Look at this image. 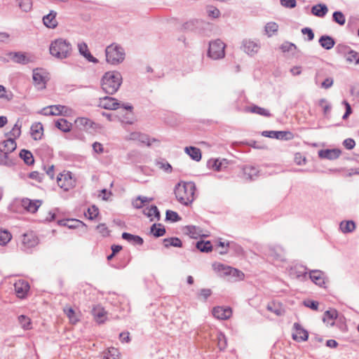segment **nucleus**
I'll use <instances>...</instances> for the list:
<instances>
[{"instance_id": "obj_1", "label": "nucleus", "mask_w": 359, "mask_h": 359, "mask_svg": "<svg viewBox=\"0 0 359 359\" xmlns=\"http://www.w3.org/2000/svg\"><path fill=\"white\" fill-rule=\"evenodd\" d=\"M133 109V104L123 102H122L118 109L117 117L122 128L126 132L124 138L128 140H133L135 138L133 133L135 129V113Z\"/></svg>"}, {"instance_id": "obj_2", "label": "nucleus", "mask_w": 359, "mask_h": 359, "mask_svg": "<svg viewBox=\"0 0 359 359\" xmlns=\"http://www.w3.org/2000/svg\"><path fill=\"white\" fill-rule=\"evenodd\" d=\"M196 186L194 182H180L175 188V197L178 202L184 205H189L194 200Z\"/></svg>"}, {"instance_id": "obj_3", "label": "nucleus", "mask_w": 359, "mask_h": 359, "mask_svg": "<svg viewBox=\"0 0 359 359\" xmlns=\"http://www.w3.org/2000/svg\"><path fill=\"white\" fill-rule=\"evenodd\" d=\"M121 83V74L116 71H110L103 75L101 80V87L106 93L112 95L118 90Z\"/></svg>"}, {"instance_id": "obj_4", "label": "nucleus", "mask_w": 359, "mask_h": 359, "mask_svg": "<svg viewBox=\"0 0 359 359\" xmlns=\"http://www.w3.org/2000/svg\"><path fill=\"white\" fill-rule=\"evenodd\" d=\"M71 43L63 39H57L52 41L49 47L51 55L57 59H65L68 57L72 52Z\"/></svg>"}, {"instance_id": "obj_5", "label": "nucleus", "mask_w": 359, "mask_h": 359, "mask_svg": "<svg viewBox=\"0 0 359 359\" xmlns=\"http://www.w3.org/2000/svg\"><path fill=\"white\" fill-rule=\"evenodd\" d=\"M105 56L107 63L117 65L124 60L126 53L122 46L114 43L106 47Z\"/></svg>"}, {"instance_id": "obj_6", "label": "nucleus", "mask_w": 359, "mask_h": 359, "mask_svg": "<svg viewBox=\"0 0 359 359\" xmlns=\"http://www.w3.org/2000/svg\"><path fill=\"white\" fill-rule=\"evenodd\" d=\"M225 43L220 39H216L209 43L208 56L212 60L222 59L225 56Z\"/></svg>"}, {"instance_id": "obj_7", "label": "nucleus", "mask_w": 359, "mask_h": 359, "mask_svg": "<svg viewBox=\"0 0 359 359\" xmlns=\"http://www.w3.org/2000/svg\"><path fill=\"white\" fill-rule=\"evenodd\" d=\"M57 182L58 186L64 191H69L74 188L76 184V180L73 178L72 173L66 171L58 175Z\"/></svg>"}, {"instance_id": "obj_8", "label": "nucleus", "mask_w": 359, "mask_h": 359, "mask_svg": "<svg viewBox=\"0 0 359 359\" xmlns=\"http://www.w3.org/2000/svg\"><path fill=\"white\" fill-rule=\"evenodd\" d=\"M212 268L215 271L219 272L220 275L232 276L233 277H237L239 279H243L244 277V273L243 272L220 263H214L212 264Z\"/></svg>"}, {"instance_id": "obj_9", "label": "nucleus", "mask_w": 359, "mask_h": 359, "mask_svg": "<svg viewBox=\"0 0 359 359\" xmlns=\"http://www.w3.org/2000/svg\"><path fill=\"white\" fill-rule=\"evenodd\" d=\"M48 79V73L45 69L36 68L33 70V80L34 84L37 86L39 88H45V84Z\"/></svg>"}, {"instance_id": "obj_10", "label": "nucleus", "mask_w": 359, "mask_h": 359, "mask_svg": "<svg viewBox=\"0 0 359 359\" xmlns=\"http://www.w3.org/2000/svg\"><path fill=\"white\" fill-rule=\"evenodd\" d=\"M76 126L86 131L95 130L98 128V124L86 117H79L74 121Z\"/></svg>"}, {"instance_id": "obj_11", "label": "nucleus", "mask_w": 359, "mask_h": 359, "mask_svg": "<svg viewBox=\"0 0 359 359\" xmlns=\"http://www.w3.org/2000/svg\"><path fill=\"white\" fill-rule=\"evenodd\" d=\"M121 103L122 102H118L114 97L106 96L100 99L98 106L105 109L116 110Z\"/></svg>"}, {"instance_id": "obj_12", "label": "nucleus", "mask_w": 359, "mask_h": 359, "mask_svg": "<svg viewBox=\"0 0 359 359\" xmlns=\"http://www.w3.org/2000/svg\"><path fill=\"white\" fill-rule=\"evenodd\" d=\"M14 288L17 297L23 299L27 296L29 290V285L24 280H18L15 283Z\"/></svg>"}, {"instance_id": "obj_13", "label": "nucleus", "mask_w": 359, "mask_h": 359, "mask_svg": "<svg viewBox=\"0 0 359 359\" xmlns=\"http://www.w3.org/2000/svg\"><path fill=\"white\" fill-rule=\"evenodd\" d=\"M21 242L25 248H31L38 244L39 239L34 232L29 231L22 236Z\"/></svg>"}, {"instance_id": "obj_14", "label": "nucleus", "mask_w": 359, "mask_h": 359, "mask_svg": "<svg viewBox=\"0 0 359 359\" xmlns=\"http://www.w3.org/2000/svg\"><path fill=\"white\" fill-rule=\"evenodd\" d=\"M292 339L297 341H304L308 339L309 334L302 326L295 323L293 325Z\"/></svg>"}, {"instance_id": "obj_15", "label": "nucleus", "mask_w": 359, "mask_h": 359, "mask_svg": "<svg viewBox=\"0 0 359 359\" xmlns=\"http://www.w3.org/2000/svg\"><path fill=\"white\" fill-rule=\"evenodd\" d=\"M136 141L142 146L151 147L154 144L159 145L160 141L156 138H151L148 135L136 133Z\"/></svg>"}, {"instance_id": "obj_16", "label": "nucleus", "mask_w": 359, "mask_h": 359, "mask_svg": "<svg viewBox=\"0 0 359 359\" xmlns=\"http://www.w3.org/2000/svg\"><path fill=\"white\" fill-rule=\"evenodd\" d=\"M212 315L219 320H227L232 315L230 307L216 306L212 309Z\"/></svg>"}, {"instance_id": "obj_17", "label": "nucleus", "mask_w": 359, "mask_h": 359, "mask_svg": "<svg viewBox=\"0 0 359 359\" xmlns=\"http://www.w3.org/2000/svg\"><path fill=\"white\" fill-rule=\"evenodd\" d=\"M51 109L52 112H50V114H52L53 116H72L74 115V110L65 105H51Z\"/></svg>"}, {"instance_id": "obj_18", "label": "nucleus", "mask_w": 359, "mask_h": 359, "mask_svg": "<svg viewBox=\"0 0 359 359\" xmlns=\"http://www.w3.org/2000/svg\"><path fill=\"white\" fill-rule=\"evenodd\" d=\"M260 48V44L258 42L252 40H245L243 42V50L250 55L257 54Z\"/></svg>"}, {"instance_id": "obj_19", "label": "nucleus", "mask_w": 359, "mask_h": 359, "mask_svg": "<svg viewBox=\"0 0 359 359\" xmlns=\"http://www.w3.org/2000/svg\"><path fill=\"white\" fill-rule=\"evenodd\" d=\"M42 202L40 200H30L29 198H23L21 201L22 206L29 212H35L41 206Z\"/></svg>"}, {"instance_id": "obj_20", "label": "nucleus", "mask_w": 359, "mask_h": 359, "mask_svg": "<svg viewBox=\"0 0 359 359\" xmlns=\"http://www.w3.org/2000/svg\"><path fill=\"white\" fill-rule=\"evenodd\" d=\"M262 135L278 140H289L292 137V133L286 131L266 130L262 132Z\"/></svg>"}, {"instance_id": "obj_21", "label": "nucleus", "mask_w": 359, "mask_h": 359, "mask_svg": "<svg viewBox=\"0 0 359 359\" xmlns=\"http://www.w3.org/2000/svg\"><path fill=\"white\" fill-rule=\"evenodd\" d=\"M309 278L316 285L323 287L325 282V274L324 272L320 270H313L311 271L309 275Z\"/></svg>"}, {"instance_id": "obj_22", "label": "nucleus", "mask_w": 359, "mask_h": 359, "mask_svg": "<svg viewBox=\"0 0 359 359\" xmlns=\"http://www.w3.org/2000/svg\"><path fill=\"white\" fill-rule=\"evenodd\" d=\"M142 212L150 219L151 222L160 220V212L156 205H151L150 207L144 208L142 210Z\"/></svg>"}, {"instance_id": "obj_23", "label": "nucleus", "mask_w": 359, "mask_h": 359, "mask_svg": "<svg viewBox=\"0 0 359 359\" xmlns=\"http://www.w3.org/2000/svg\"><path fill=\"white\" fill-rule=\"evenodd\" d=\"M290 275L297 280H299L301 281H304L306 280L308 275L307 272L306 271V269H304L303 266H294L292 267L290 270Z\"/></svg>"}, {"instance_id": "obj_24", "label": "nucleus", "mask_w": 359, "mask_h": 359, "mask_svg": "<svg viewBox=\"0 0 359 359\" xmlns=\"http://www.w3.org/2000/svg\"><path fill=\"white\" fill-rule=\"evenodd\" d=\"M92 313L95 321L98 323H103L107 320V312L100 305L93 307Z\"/></svg>"}, {"instance_id": "obj_25", "label": "nucleus", "mask_w": 359, "mask_h": 359, "mask_svg": "<svg viewBox=\"0 0 359 359\" xmlns=\"http://www.w3.org/2000/svg\"><path fill=\"white\" fill-rule=\"evenodd\" d=\"M341 154V151L337 149H322L318 151V156L321 158H327L329 160L337 159Z\"/></svg>"}, {"instance_id": "obj_26", "label": "nucleus", "mask_w": 359, "mask_h": 359, "mask_svg": "<svg viewBox=\"0 0 359 359\" xmlns=\"http://www.w3.org/2000/svg\"><path fill=\"white\" fill-rule=\"evenodd\" d=\"M16 147L17 144L13 138L9 137L1 144L0 151L8 155V154L13 152Z\"/></svg>"}, {"instance_id": "obj_27", "label": "nucleus", "mask_w": 359, "mask_h": 359, "mask_svg": "<svg viewBox=\"0 0 359 359\" xmlns=\"http://www.w3.org/2000/svg\"><path fill=\"white\" fill-rule=\"evenodd\" d=\"M57 13L51 11L48 15L43 18V22L48 28H55L57 25L56 20Z\"/></svg>"}, {"instance_id": "obj_28", "label": "nucleus", "mask_w": 359, "mask_h": 359, "mask_svg": "<svg viewBox=\"0 0 359 359\" xmlns=\"http://www.w3.org/2000/svg\"><path fill=\"white\" fill-rule=\"evenodd\" d=\"M185 232L191 238L197 239L201 236H205L203 233V231L198 226H187L185 227Z\"/></svg>"}, {"instance_id": "obj_29", "label": "nucleus", "mask_w": 359, "mask_h": 359, "mask_svg": "<svg viewBox=\"0 0 359 359\" xmlns=\"http://www.w3.org/2000/svg\"><path fill=\"white\" fill-rule=\"evenodd\" d=\"M243 177L245 180H254L258 175L259 170L254 166H245L243 169Z\"/></svg>"}, {"instance_id": "obj_30", "label": "nucleus", "mask_w": 359, "mask_h": 359, "mask_svg": "<svg viewBox=\"0 0 359 359\" xmlns=\"http://www.w3.org/2000/svg\"><path fill=\"white\" fill-rule=\"evenodd\" d=\"M31 135L35 140H40L43 135V126L41 123H35L31 126Z\"/></svg>"}, {"instance_id": "obj_31", "label": "nucleus", "mask_w": 359, "mask_h": 359, "mask_svg": "<svg viewBox=\"0 0 359 359\" xmlns=\"http://www.w3.org/2000/svg\"><path fill=\"white\" fill-rule=\"evenodd\" d=\"M327 11L328 8L327 6L323 4L315 5L311 8L312 14L320 18L324 17Z\"/></svg>"}, {"instance_id": "obj_32", "label": "nucleus", "mask_w": 359, "mask_h": 359, "mask_svg": "<svg viewBox=\"0 0 359 359\" xmlns=\"http://www.w3.org/2000/svg\"><path fill=\"white\" fill-rule=\"evenodd\" d=\"M63 311L67 316L70 323L76 324L79 321V315L72 307L65 306L63 309Z\"/></svg>"}, {"instance_id": "obj_33", "label": "nucleus", "mask_w": 359, "mask_h": 359, "mask_svg": "<svg viewBox=\"0 0 359 359\" xmlns=\"http://www.w3.org/2000/svg\"><path fill=\"white\" fill-rule=\"evenodd\" d=\"M320 45L326 50L332 48L335 44L334 40L329 36H322L319 39Z\"/></svg>"}, {"instance_id": "obj_34", "label": "nucleus", "mask_w": 359, "mask_h": 359, "mask_svg": "<svg viewBox=\"0 0 359 359\" xmlns=\"http://www.w3.org/2000/svg\"><path fill=\"white\" fill-rule=\"evenodd\" d=\"M185 152L194 161H199L201 159V152L198 148L194 147H187Z\"/></svg>"}, {"instance_id": "obj_35", "label": "nucleus", "mask_w": 359, "mask_h": 359, "mask_svg": "<svg viewBox=\"0 0 359 359\" xmlns=\"http://www.w3.org/2000/svg\"><path fill=\"white\" fill-rule=\"evenodd\" d=\"M337 317V311L336 310H330L325 311L323 316L324 323L328 325L332 326L334 324V319Z\"/></svg>"}, {"instance_id": "obj_36", "label": "nucleus", "mask_w": 359, "mask_h": 359, "mask_svg": "<svg viewBox=\"0 0 359 359\" xmlns=\"http://www.w3.org/2000/svg\"><path fill=\"white\" fill-rule=\"evenodd\" d=\"M55 126L62 132L67 133L72 130V124L66 119L60 118L55 121Z\"/></svg>"}, {"instance_id": "obj_37", "label": "nucleus", "mask_w": 359, "mask_h": 359, "mask_svg": "<svg viewBox=\"0 0 359 359\" xmlns=\"http://www.w3.org/2000/svg\"><path fill=\"white\" fill-rule=\"evenodd\" d=\"M120 353L118 349L111 347L103 352L102 359H119Z\"/></svg>"}, {"instance_id": "obj_38", "label": "nucleus", "mask_w": 359, "mask_h": 359, "mask_svg": "<svg viewBox=\"0 0 359 359\" xmlns=\"http://www.w3.org/2000/svg\"><path fill=\"white\" fill-rule=\"evenodd\" d=\"M150 232L155 237H161L165 233V229L161 224H154L151 226Z\"/></svg>"}, {"instance_id": "obj_39", "label": "nucleus", "mask_w": 359, "mask_h": 359, "mask_svg": "<svg viewBox=\"0 0 359 359\" xmlns=\"http://www.w3.org/2000/svg\"><path fill=\"white\" fill-rule=\"evenodd\" d=\"M21 128L22 122L18 119L8 133L10 137L13 138L14 140L15 139L18 138L21 135Z\"/></svg>"}, {"instance_id": "obj_40", "label": "nucleus", "mask_w": 359, "mask_h": 359, "mask_svg": "<svg viewBox=\"0 0 359 359\" xmlns=\"http://www.w3.org/2000/svg\"><path fill=\"white\" fill-rule=\"evenodd\" d=\"M339 227L343 233H350L354 231L355 229V222L351 220L344 221L340 223Z\"/></svg>"}, {"instance_id": "obj_41", "label": "nucleus", "mask_w": 359, "mask_h": 359, "mask_svg": "<svg viewBox=\"0 0 359 359\" xmlns=\"http://www.w3.org/2000/svg\"><path fill=\"white\" fill-rule=\"evenodd\" d=\"M20 157L28 165H32L34 162L32 154L28 150H25V149L21 150V151L20 153Z\"/></svg>"}, {"instance_id": "obj_42", "label": "nucleus", "mask_w": 359, "mask_h": 359, "mask_svg": "<svg viewBox=\"0 0 359 359\" xmlns=\"http://www.w3.org/2000/svg\"><path fill=\"white\" fill-rule=\"evenodd\" d=\"M13 60L20 64H27L31 60L26 53H15L13 57Z\"/></svg>"}, {"instance_id": "obj_43", "label": "nucleus", "mask_w": 359, "mask_h": 359, "mask_svg": "<svg viewBox=\"0 0 359 359\" xmlns=\"http://www.w3.org/2000/svg\"><path fill=\"white\" fill-rule=\"evenodd\" d=\"M278 25L274 22H268L265 25V32L269 37L272 36L274 34L278 32Z\"/></svg>"}, {"instance_id": "obj_44", "label": "nucleus", "mask_w": 359, "mask_h": 359, "mask_svg": "<svg viewBox=\"0 0 359 359\" xmlns=\"http://www.w3.org/2000/svg\"><path fill=\"white\" fill-rule=\"evenodd\" d=\"M18 322L24 330H30L32 329V321L31 319L24 315H21L18 317Z\"/></svg>"}, {"instance_id": "obj_45", "label": "nucleus", "mask_w": 359, "mask_h": 359, "mask_svg": "<svg viewBox=\"0 0 359 359\" xmlns=\"http://www.w3.org/2000/svg\"><path fill=\"white\" fill-rule=\"evenodd\" d=\"M154 200L151 197L140 196L136 197V209L142 208Z\"/></svg>"}, {"instance_id": "obj_46", "label": "nucleus", "mask_w": 359, "mask_h": 359, "mask_svg": "<svg viewBox=\"0 0 359 359\" xmlns=\"http://www.w3.org/2000/svg\"><path fill=\"white\" fill-rule=\"evenodd\" d=\"M196 248L198 250H199L201 252H209L212 251V246L210 241L204 242L203 241H198L196 243Z\"/></svg>"}, {"instance_id": "obj_47", "label": "nucleus", "mask_w": 359, "mask_h": 359, "mask_svg": "<svg viewBox=\"0 0 359 359\" xmlns=\"http://www.w3.org/2000/svg\"><path fill=\"white\" fill-rule=\"evenodd\" d=\"M12 236L11 233L6 230L0 228V245H5L11 239Z\"/></svg>"}, {"instance_id": "obj_48", "label": "nucleus", "mask_w": 359, "mask_h": 359, "mask_svg": "<svg viewBox=\"0 0 359 359\" xmlns=\"http://www.w3.org/2000/svg\"><path fill=\"white\" fill-rule=\"evenodd\" d=\"M163 244L166 248L170 246L181 247L182 241L178 238H165L163 240Z\"/></svg>"}, {"instance_id": "obj_49", "label": "nucleus", "mask_w": 359, "mask_h": 359, "mask_svg": "<svg viewBox=\"0 0 359 359\" xmlns=\"http://www.w3.org/2000/svg\"><path fill=\"white\" fill-rule=\"evenodd\" d=\"M249 111L252 113L267 116V117L271 116V114L269 113V111L267 109H266L264 108L259 107L258 106L251 107L249 109Z\"/></svg>"}, {"instance_id": "obj_50", "label": "nucleus", "mask_w": 359, "mask_h": 359, "mask_svg": "<svg viewBox=\"0 0 359 359\" xmlns=\"http://www.w3.org/2000/svg\"><path fill=\"white\" fill-rule=\"evenodd\" d=\"M217 339L219 349L220 351L224 350L227 345L226 338L225 335L222 332H219Z\"/></svg>"}, {"instance_id": "obj_51", "label": "nucleus", "mask_w": 359, "mask_h": 359, "mask_svg": "<svg viewBox=\"0 0 359 359\" xmlns=\"http://www.w3.org/2000/svg\"><path fill=\"white\" fill-rule=\"evenodd\" d=\"M20 8L24 12H29L32 10V0H18Z\"/></svg>"}, {"instance_id": "obj_52", "label": "nucleus", "mask_w": 359, "mask_h": 359, "mask_svg": "<svg viewBox=\"0 0 359 359\" xmlns=\"http://www.w3.org/2000/svg\"><path fill=\"white\" fill-rule=\"evenodd\" d=\"M206 13L208 17L212 18H217L220 15L219 9L212 6H209L206 8Z\"/></svg>"}, {"instance_id": "obj_53", "label": "nucleus", "mask_w": 359, "mask_h": 359, "mask_svg": "<svg viewBox=\"0 0 359 359\" xmlns=\"http://www.w3.org/2000/svg\"><path fill=\"white\" fill-rule=\"evenodd\" d=\"M13 164V161L11 158H9L8 155L0 151V165L11 167Z\"/></svg>"}, {"instance_id": "obj_54", "label": "nucleus", "mask_w": 359, "mask_h": 359, "mask_svg": "<svg viewBox=\"0 0 359 359\" xmlns=\"http://www.w3.org/2000/svg\"><path fill=\"white\" fill-rule=\"evenodd\" d=\"M333 20L339 25H344L346 22L344 15L340 11H335L333 13Z\"/></svg>"}, {"instance_id": "obj_55", "label": "nucleus", "mask_w": 359, "mask_h": 359, "mask_svg": "<svg viewBox=\"0 0 359 359\" xmlns=\"http://www.w3.org/2000/svg\"><path fill=\"white\" fill-rule=\"evenodd\" d=\"M278 252L274 248H269V255L277 260L284 261L285 258L282 255L281 249H278Z\"/></svg>"}, {"instance_id": "obj_56", "label": "nucleus", "mask_w": 359, "mask_h": 359, "mask_svg": "<svg viewBox=\"0 0 359 359\" xmlns=\"http://www.w3.org/2000/svg\"><path fill=\"white\" fill-rule=\"evenodd\" d=\"M99 214V210L95 205H92L91 207L88 208L87 213H86V216L89 219H93Z\"/></svg>"}, {"instance_id": "obj_57", "label": "nucleus", "mask_w": 359, "mask_h": 359, "mask_svg": "<svg viewBox=\"0 0 359 359\" xmlns=\"http://www.w3.org/2000/svg\"><path fill=\"white\" fill-rule=\"evenodd\" d=\"M165 219H166V220L170 221L172 222H177L181 219L179 215L176 212L172 211V210H167L166 211Z\"/></svg>"}, {"instance_id": "obj_58", "label": "nucleus", "mask_w": 359, "mask_h": 359, "mask_svg": "<svg viewBox=\"0 0 359 359\" xmlns=\"http://www.w3.org/2000/svg\"><path fill=\"white\" fill-rule=\"evenodd\" d=\"M346 61L351 63L355 62V64L359 63V55L358 53L355 51H350L346 55Z\"/></svg>"}, {"instance_id": "obj_59", "label": "nucleus", "mask_w": 359, "mask_h": 359, "mask_svg": "<svg viewBox=\"0 0 359 359\" xmlns=\"http://www.w3.org/2000/svg\"><path fill=\"white\" fill-rule=\"evenodd\" d=\"M65 225L67 226L68 228L69 229L79 228V226L86 227V224L83 222L77 219L67 221V222L65 223Z\"/></svg>"}, {"instance_id": "obj_60", "label": "nucleus", "mask_w": 359, "mask_h": 359, "mask_svg": "<svg viewBox=\"0 0 359 359\" xmlns=\"http://www.w3.org/2000/svg\"><path fill=\"white\" fill-rule=\"evenodd\" d=\"M296 48L297 47L294 43L288 41L284 42L280 46V49L284 53L291 51L293 49H296Z\"/></svg>"}, {"instance_id": "obj_61", "label": "nucleus", "mask_w": 359, "mask_h": 359, "mask_svg": "<svg viewBox=\"0 0 359 359\" xmlns=\"http://www.w3.org/2000/svg\"><path fill=\"white\" fill-rule=\"evenodd\" d=\"M97 229L102 236H107L109 234V231L105 224H100L97 226Z\"/></svg>"}, {"instance_id": "obj_62", "label": "nucleus", "mask_w": 359, "mask_h": 359, "mask_svg": "<svg viewBox=\"0 0 359 359\" xmlns=\"http://www.w3.org/2000/svg\"><path fill=\"white\" fill-rule=\"evenodd\" d=\"M12 97V94L11 93L8 94L6 93V88L4 86L0 85V98L11 100Z\"/></svg>"}, {"instance_id": "obj_63", "label": "nucleus", "mask_w": 359, "mask_h": 359, "mask_svg": "<svg viewBox=\"0 0 359 359\" xmlns=\"http://www.w3.org/2000/svg\"><path fill=\"white\" fill-rule=\"evenodd\" d=\"M28 177L37 182H41L43 180V175L38 171H33L28 175Z\"/></svg>"}, {"instance_id": "obj_64", "label": "nucleus", "mask_w": 359, "mask_h": 359, "mask_svg": "<svg viewBox=\"0 0 359 359\" xmlns=\"http://www.w3.org/2000/svg\"><path fill=\"white\" fill-rule=\"evenodd\" d=\"M93 149L97 154H102L104 152L103 145L97 142H95L93 144Z\"/></svg>"}]
</instances>
